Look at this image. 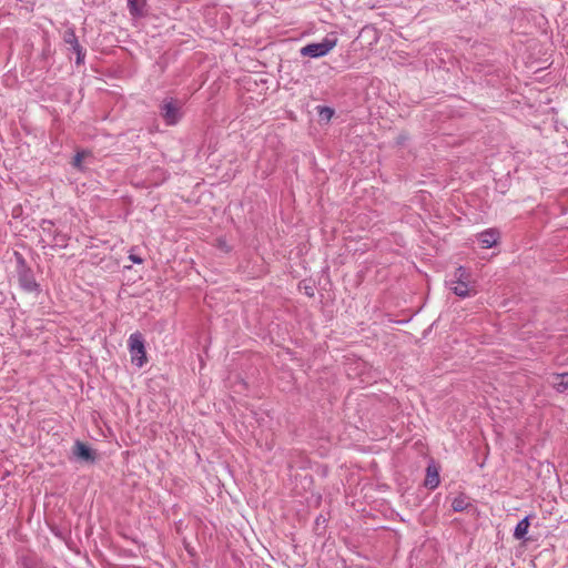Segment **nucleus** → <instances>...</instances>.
<instances>
[{"label": "nucleus", "instance_id": "1", "mask_svg": "<svg viewBox=\"0 0 568 568\" xmlns=\"http://www.w3.org/2000/svg\"><path fill=\"white\" fill-rule=\"evenodd\" d=\"M128 345L132 364L138 367H142L146 363L143 335L140 332L131 334L128 341Z\"/></svg>", "mask_w": 568, "mask_h": 568}, {"label": "nucleus", "instance_id": "2", "mask_svg": "<svg viewBox=\"0 0 568 568\" xmlns=\"http://www.w3.org/2000/svg\"><path fill=\"white\" fill-rule=\"evenodd\" d=\"M160 115L166 125H175L181 116V103L173 98H165L160 105Z\"/></svg>", "mask_w": 568, "mask_h": 568}, {"label": "nucleus", "instance_id": "3", "mask_svg": "<svg viewBox=\"0 0 568 568\" xmlns=\"http://www.w3.org/2000/svg\"><path fill=\"white\" fill-rule=\"evenodd\" d=\"M336 39L324 38L322 42H314L304 45L300 50V53L303 57L322 58L336 45Z\"/></svg>", "mask_w": 568, "mask_h": 568}, {"label": "nucleus", "instance_id": "4", "mask_svg": "<svg viewBox=\"0 0 568 568\" xmlns=\"http://www.w3.org/2000/svg\"><path fill=\"white\" fill-rule=\"evenodd\" d=\"M18 282L20 287L27 293L39 294L41 288L40 284L36 281L33 271L31 267L17 272Z\"/></svg>", "mask_w": 568, "mask_h": 568}, {"label": "nucleus", "instance_id": "5", "mask_svg": "<svg viewBox=\"0 0 568 568\" xmlns=\"http://www.w3.org/2000/svg\"><path fill=\"white\" fill-rule=\"evenodd\" d=\"M63 41L71 47V50L77 54V64L84 63L85 50L79 43L78 37L75 34V30L73 27H70L63 32Z\"/></svg>", "mask_w": 568, "mask_h": 568}, {"label": "nucleus", "instance_id": "6", "mask_svg": "<svg viewBox=\"0 0 568 568\" xmlns=\"http://www.w3.org/2000/svg\"><path fill=\"white\" fill-rule=\"evenodd\" d=\"M40 227L44 234L52 237V241L54 242L52 246H68V236L59 230L54 229V223L51 220H42Z\"/></svg>", "mask_w": 568, "mask_h": 568}, {"label": "nucleus", "instance_id": "7", "mask_svg": "<svg viewBox=\"0 0 568 568\" xmlns=\"http://www.w3.org/2000/svg\"><path fill=\"white\" fill-rule=\"evenodd\" d=\"M446 284L455 295L462 298L473 296L477 293L475 286L471 285V282L447 281Z\"/></svg>", "mask_w": 568, "mask_h": 568}, {"label": "nucleus", "instance_id": "8", "mask_svg": "<svg viewBox=\"0 0 568 568\" xmlns=\"http://www.w3.org/2000/svg\"><path fill=\"white\" fill-rule=\"evenodd\" d=\"M73 455L77 459L85 463H94L95 452L85 443L77 440L73 447Z\"/></svg>", "mask_w": 568, "mask_h": 568}, {"label": "nucleus", "instance_id": "9", "mask_svg": "<svg viewBox=\"0 0 568 568\" xmlns=\"http://www.w3.org/2000/svg\"><path fill=\"white\" fill-rule=\"evenodd\" d=\"M477 239L483 248H490L497 245L500 239V233L497 229H488L479 233Z\"/></svg>", "mask_w": 568, "mask_h": 568}, {"label": "nucleus", "instance_id": "10", "mask_svg": "<svg viewBox=\"0 0 568 568\" xmlns=\"http://www.w3.org/2000/svg\"><path fill=\"white\" fill-rule=\"evenodd\" d=\"M439 483L440 480L438 467L434 463H430L426 468V477L424 485L429 489H435L438 487Z\"/></svg>", "mask_w": 568, "mask_h": 568}, {"label": "nucleus", "instance_id": "11", "mask_svg": "<svg viewBox=\"0 0 568 568\" xmlns=\"http://www.w3.org/2000/svg\"><path fill=\"white\" fill-rule=\"evenodd\" d=\"M146 0H128V8L133 18H141L145 14Z\"/></svg>", "mask_w": 568, "mask_h": 568}, {"label": "nucleus", "instance_id": "12", "mask_svg": "<svg viewBox=\"0 0 568 568\" xmlns=\"http://www.w3.org/2000/svg\"><path fill=\"white\" fill-rule=\"evenodd\" d=\"M530 526L529 516L523 518L515 527L514 537L517 540H523L526 538L528 532V528Z\"/></svg>", "mask_w": 568, "mask_h": 568}, {"label": "nucleus", "instance_id": "13", "mask_svg": "<svg viewBox=\"0 0 568 568\" xmlns=\"http://www.w3.org/2000/svg\"><path fill=\"white\" fill-rule=\"evenodd\" d=\"M470 506L469 498L464 494L455 497L452 503V508L454 511L459 513L466 510Z\"/></svg>", "mask_w": 568, "mask_h": 568}, {"label": "nucleus", "instance_id": "14", "mask_svg": "<svg viewBox=\"0 0 568 568\" xmlns=\"http://www.w3.org/2000/svg\"><path fill=\"white\" fill-rule=\"evenodd\" d=\"M554 377L558 379L552 383L554 388L559 393L566 392L568 389V373L555 374Z\"/></svg>", "mask_w": 568, "mask_h": 568}, {"label": "nucleus", "instance_id": "15", "mask_svg": "<svg viewBox=\"0 0 568 568\" xmlns=\"http://www.w3.org/2000/svg\"><path fill=\"white\" fill-rule=\"evenodd\" d=\"M449 281H456V282H471L470 281V273L467 271L466 267L459 266L455 270L452 278Z\"/></svg>", "mask_w": 568, "mask_h": 568}, {"label": "nucleus", "instance_id": "16", "mask_svg": "<svg viewBox=\"0 0 568 568\" xmlns=\"http://www.w3.org/2000/svg\"><path fill=\"white\" fill-rule=\"evenodd\" d=\"M317 113L321 120L328 122L333 118L335 111L329 106L320 105L317 106Z\"/></svg>", "mask_w": 568, "mask_h": 568}, {"label": "nucleus", "instance_id": "17", "mask_svg": "<svg viewBox=\"0 0 568 568\" xmlns=\"http://www.w3.org/2000/svg\"><path fill=\"white\" fill-rule=\"evenodd\" d=\"M89 153L85 152V151H81V152H77V154L74 155L73 160H72V165L73 168L78 169V170H82V161L83 159L88 155Z\"/></svg>", "mask_w": 568, "mask_h": 568}, {"label": "nucleus", "instance_id": "18", "mask_svg": "<svg viewBox=\"0 0 568 568\" xmlns=\"http://www.w3.org/2000/svg\"><path fill=\"white\" fill-rule=\"evenodd\" d=\"M14 258L17 263V272L21 270L29 268L30 266L27 264L26 258L19 252H14Z\"/></svg>", "mask_w": 568, "mask_h": 568}, {"label": "nucleus", "instance_id": "19", "mask_svg": "<svg viewBox=\"0 0 568 568\" xmlns=\"http://www.w3.org/2000/svg\"><path fill=\"white\" fill-rule=\"evenodd\" d=\"M129 258L135 264H141L143 262V260L140 256L134 254H130Z\"/></svg>", "mask_w": 568, "mask_h": 568}, {"label": "nucleus", "instance_id": "20", "mask_svg": "<svg viewBox=\"0 0 568 568\" xmlns=\"http://www.w3.org/2000/svg\"><path fill=\"white\" fill-rule=\"evenodd\" d=\"M305 294L310 297L314 296V288L312 286H305Z\"/></svg>", "mask_w": 568, "mask_h": 568}, {"label": "nucleus", "instance_id": "21", "mask_svg": "<svg viewBox=\"0 0 568 568\" xmlns=\"http://www.w3.org/2000/svg\"><path fill=\"white\" fill-rule=\"evenodd\" d=\"M3 300H4V298H3V294L0 292V304H2V303H3Z\"/></svg>", "mask_w": 568, "mask_h": 568}]
</instances>
